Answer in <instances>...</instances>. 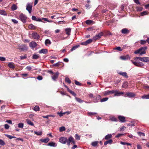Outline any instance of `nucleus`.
I'll use <instances>...</instances> for the list:
<instances>
[{
  "label": "nucleus",
  "instance_id": "4c0bfd02",
  "mask_svg": "<svg viewBox=\"0 0 149 149\" xmlns=\"http://www.w3.org/2000/svg\"><path fill=\"white\" fill-rule=\"evenodd\" d=\"M98 141H94L92 143L91 145L94 147L96 146L98 144Z\"/></svg>",
  "mask_w": 149,
  "mask_h": 149
},
{
  "label": "nucleus",
  "instance_id": "2eb2a0df",
  "mask_svg": "<svg viewBox=\"0 0 149 149\" xmlns=\"http://www.w3.org/2000/svg\"><path fill=\"white\" fill-rule=\"evenodd\" d=\"M65 31L66 32V34L69 36L70 34L71 29L70 28H67L65 29Z\"/></svg>",
  "mask_w": 149,
  "mask_h": 149
},
{
  "label": "nucleus",
  "instance_id": "bf43d9fd",
  "mask_svg": "<svg viewBox=\"0 0 149 149\" xmlns=\"http://www.w3.org/2000/svg\"><path fill=\"white\" fill-rule=\"evenodd\" d=\"M75 137L76 139L79 140L80 139V137L77 134H76L75 135Z\"/></svg>",
  "mask_w": 149,
  "mask_h": 149
},
{
  "label": "nucleus",
  "instance_id": "6ab92c4d",
  "mask_svg": "<svg viewBox=\"0 0 149 149\" xmlns=\"http://www.w3.org/2000/svg\"><path fill=\"white\" fill-rule=\"evenodd\" d=\"M49 140V139L48 138H47L46 139H40V141L41 142L45 143H47Z\"/></svg>",
  "mask_w": 149,
  "mask_h": 149
},
{
  "label": "nucleus",
  "instance_id": "e433bc0d",
  "mask_svg": "<svg viewBox=\"0 0 149 149\" xmlns=\"http://www.w3.org/2000/svg\"><path fill=\"white\" fill-rule=\"evenodd\" d=\"M65 81L66 82H67L69 84L71 83V81L68 77H66L65 78Z\"/></svg>",
  "mask_w": 149,
  "mask_h": 149
},
{
  "label": "nucleus",
  "instance_id": "f257e3e1",
  "mask_svg": "<svg viewBox=\"0 0 149 149\" xmlns=\"http://www.w3.org/2000/svg\"><path fill=\"white\" fill-rule=\"evenodd\" d=\"M135 61H134L132 60V63L136 66L138 67H142L144 66V64L141 62L138 61V59L141 61L145 63H149V57H136L134 58Z\"/></svg>",
  "mask_w": 149,
  "mask_h": 149
},
{
  "label": "nucleus",
  "instance_id": "f704fd0d",
  "mask_svg": "<svg viewBox=\"0 0 149 149\" xmlns=\"http://www.w3.org/2000/svg\"><path fill=\"white\" fill-rule=\"evenodd\" d=\"M68 91L74 96H75L76 95V94L75 93L70 89H68Z\"/></svg>",
  "mask_w": 149,
  "mask_h": 149
},
{
  "label": "nucleus",
  "instance_id": "13d9d810",
  "mask_svg": "<svg viewBox=\"0 0 149 149\" xmlns=\"http://www.w3.org/2000/svg\"><path fill=\"white\" fill-rule=\"evenodd\" d=\"M146 43V41L145 40H141L140 41V43L141 45H144Z\"/></svg>",
  "mask_w": 149,
  "mask_h": 149
},
{
  "label": "nucleus",
  "instance_id": "f3484780",
  "mask_svg": "<svg viewBox=\"0 0 149 149\" xmlns=\"http://www.w3.org/2000/svg\"><path fill=\"white\" fill-rule=\"evenodd\" d=\"M48 51L47 49H42L39 51L40 53L46 54Z\"/></svg>",
  "mask_w": 149,
  "mask_h": 149
},
{
  "label": "nucleus",
  "instance_id": "338daca9",
  "mask_svg": "<svg viewBox=\"0 0 149 149\" xmlns=\"http://www.w3.org/2000/svg\"><path fill=\"white\" fill-rule=\"evenodd\" d=\"M9 126L8 125L6 124L4 125V127L5 129H9Z\"/></svg>",
  "mask_w": 149,
  "mask_h": 149
},
{
  "label": "nucleus",
  "instance_id": "ea45409f",
  "mask_svg": "<svg viewBox=\"0 0 149 149\" xmlns=\"http://www.w3.org/2000/svg\"><path fill=\"white\" fill-rule=\"evenodd\" d=\"M65 130V127L64 126L61 127L59 128V131L60 132L64 131Z\"/></svg>",
  "mask_w": 149,
  "mask_h": 149
},
{
  "label": "nucleus",
  "instance_id": "39448f33",
  "mask_svg": "<svg viewBox=\"0 0 149 149\" xmlns=\"http://www.w3.org/2000/svg\"><path fill=\"white\" fill-rule=\"evenodd\" d=\"M17 49L21 51H27L28 49V47H27L26 45H22L19 46Z\"/></svg>",
  "mask_w": 149,
  "mask_h": 149
},
{
  "label": "nucleus",
  "instance_id": "e2e57ef3",
  "mask_svg": "<svg viewBox=\"0 0 149 149\" xmlns=\"http://www.w3.org/2000/svg\"><path fill=\"white\" fill-rule=\"evenodd\" d=\"M111 119L112 121H116L117 120V119L115 117H111Z\"/></svg>",
  "mask_w": 149,
  "mask_h": 149
},
{
  "label": "nucleus",
  "instance_id": "052dcab7",
  "mask_svg": "<svg viewBox=\"0 0 149 149\" xmlns=\"http://www.w3.org/2000/svg\"><path fill=\"white\" fill-rule=\"evenodd\" d=\"M11 21L15 24H17L18 23V21L15 19H12Z\"/></svg>",
  "mask_w": 149,
  "mask_h": 149
},
{
  "label": "nucleus",
  "instance_id": "6e6552de",
  "mask_svg": "<svg viewBox=\"0 0 149 149\" xmlns=\"http://www.w3.org/2000/svg\"><path fill=\"white\" fill-rule=\"evenodd\" d=\"M93 39H89L86 41L81 43V44L82 45H86L88 44L91 43L93 41Z\"/></svg>",
  "mask_w": 149,
  "mask_h": 149
},
{
  "label": "nucleus",
  "instance_id": "09e8293b",
  "mask_svg": "<svg viewBox=\"0 0 149 149\" xmlns=\"http://www.w3.org/2000/svg\"><path fill=\"white\" fill-rule=\"evenodd\" d=\"M0 145L2 146L5 145V143L4 141L1 139H0Z\"/></svg>",
  "mask_w": 149,
  "mask_h": 149
},
{
  "label": "nucleus",
  "instance_id": "a18cd8bd",
  "mask_svg": "<svg viewBox=\"0 0 149 149\" xmlns=\"http://www.w3.org/2000/svg\"><path fill=\"white\" fill-rule=\"evenodd\" d=\"M75 83L76 85L79 86H81L82 85L81 83L76 80H75Z\"/></svg>",
  "mask_w": 149,
  "mask_h": 149
},
{
  "label": "nucleus",
  "instance_id": "bb28decb",
  "mask_svg": "<svg viewBox=\"0 0 149 149\" xmlns=\"http://www.w3.org/2000/svg\"><path fill=\"white\" fill-rule=\"evenodd\" d=\"M141 98L143 99H149V94L144 95L141 96Z\"/></svg>",
  "mask_w": 149,
  "mask_h": 149
},
{
  "label": "nucleus",
  "instance_id": "4468645a",
  "mask_svg": "<svg viewBox=\"0 0 149 149\" xmlns=\"http://www.w3.org/2000/svg\"><path fill=\"white\" fill-rule=\"evenodd\" d=\"M130 32V31L126 28H125L122 29V33L124 34H127Z\"/></svg>",
  "mask_w": 149,
  "mask_h": 149
},
{
  "label": "nucleus",
  "instance_id": "dca6fc26",
  "mask_svg": "<svg viewBox=\"0 0 149 149\" xmlns=\"http://www.w3.org/2000/svg\"><path fill=\"white\" fill-rule=\"evenodd\" d=\"M126 95L129 97H133L135 95L134 93H133L128 92L126 93Z\"/></svg>",
  "mask_w": 149,
  "mask_h": 149
},
{
  "label": "nucleus",
  "instance_id": "a878e982",
  "mask_svg": "<svg viewBox=\"0 0 149 149\" xmlns=\"http://www.w3.org/2000/svg\"><path fill=\"white\" fill-rule=\"evenodd\" d=\"M113 50H117L118 51H121V48L120 47H116L113 49Z\"/></svg>",
  "mask_w": 149,
  "mask_h": 149
},
{
  "label": "nucleus",
  "instance_id": "5701e85b",
  "mask_svg": "<svg viewBox=\"0 0 149 149\" xmlns=\"http://www.w3.org/2000/svg\"><path fill=\"white\" fill-rule=\"evenodd\" d=\"M26 121L27 123L28 124L31 126H34L33 123L31 121L27 119L26 120Z\"/></svg>",
  "mask_w": 149,
  "mask_h": 149
},
{
  "label": "nucleus",
  "instance_id": "680f3d73",
  "mask_svg": "<svg viewBox=\"0 0 149 149\" xmlns=\"http://www.w3.org/2000/svg\"><path fill=\"white\" fill-rule=\"evenodd\" d=\"M6 59L3 56L0 57V61H6Z\"/></svg>",
  "mask_w": 149,
  "mask_h": 149
},
{
  "label": "nucleus",
  "instance_id": "4be33fe9",
  "mask_svg": "<svg viewBox=\"0 0 149 149\" xmlns=\"http://www.w3.org/2000/svg\"><path fill=\"white\" fill-rule=\"evenodd\" d=\"M111 137L112 135L111 134H109L105 136L104 139L105 140H108L111 138Z\"/></svg>",
  "mask_w": 149,
  "mask_h": 149
},
{
  "label": "nucleus",
  "instance_id": "3c124183",
  "mask_svg": "<svg viewBox=\"0 0 149 149\" xmlns=\"http://www.w3.org/2000/svg\"><path fill=\"white\" fill-rule=\"evenodd\" d=\"M147 13L146 11H144L141 13V16H143L144 15H147Z\"/></svg>",
  "mask_w": 149,
  "mask_h": 149
},
{
  "label": "nucleus",
  "instance_id": "79ce46f5",
  "mask_svg": "<svg viewBox=\"0 0 149 149\" xmlns=\"http://www.w3.org/2000/svg\"><path fill=\"white\" fill-rule=\"evenodd\" d=\"M97 114L96 113H93V112H88V115L89 116H91L93 115H95Z\"/></svg>",
  "mask_w": 149,
  "mask_h": 149
},
{
  "label": "nucleus",
  "instance_id": "7c9ffc66",
  "mask_svg": "<svg viewBox=\"0 0 149 149\" xmlns=\"http://www.w3.org/2000/svg\"><path fill=\"white\" fill-rule=\"evenodd\" d=\"M75 99L79 103H81L83 102V100H81L80 98H78L77 97H75Z\"/></svg>",
  "mask_w": 149,
  "mask_h": 149
},
{
  "label": "nucleus",
  "instance_id": "69168bd1",
  "mask_svg": "<svg viewBox=\"0 0 149 149\" xmlns=\"http://www.w3.org/2000/svg\"><path fill=\"white\" fill-rule=\"evenodd\" d=\"M58 114L61 117L64 114H65V113H63L62 112H61L60 113H58Z\"/></svg>",
  "mask_w": 149,
  "mask_h": 149
},
{
  "label": "nucleus",
  "instance_id": "2f4dec72",
  "mask_svg": "<svg viewBox=\"0 0 149 149\" xmlns=\"http://www.w3.org/2000/svg\"><path fill=\"white\" fill-rule=\"evenodd\" d=\"M45 44L46 45L47 44L50 45L51 44V42L50 40L48 39H47L45 40Z\"/></svg>",
  "mask_w": 149,
  "mask_h": 149
},
{
  "label": "nucleus",
  "instance_id": "9d476101",
  "mask_svg": "<svg viewBox=\"0 0 149 149\" xmlns=\"http://www.w3.org/2000/svg\"><path fill=\"white\" fill-rule=\"evenodd\" d=\"M54 74V75L52 76V78L53 80L55 81L58 78L59 73L58 72H56Z\"/></svg>",
  "mask_w": 149,
  "mask_h": 149
},
{
  "label": "nucleus",
  "instance_id": "423d86ee",
  "mask_svg": "<svg viewBox=\"0 0 149 149\" xmlns=\"http://www.w3.org/2000/svg\"><path fill=\"white\" fill-rule=\"evenodd\" d=\"M19 18L22 22L24 23L26 22V19L27 17L26 16L23 14H21L19 15Z\"/></svg>",
  "mask_w": 149,
  "mask_h": 149
},
{
  "label": "nucleus",
  "instance_id": "b1692460",
  "mask_svg": "<svg viewBox=\"0 0 149 149\" xmlns=\"http://www.w3.org/2000/svg\"><path fill=\"white\" fill-rule=\"evenodd\" d=\"M79 45H75L73 47H72V48L70 50L69 52H72L75 49H76L78 47H79Z\"/></svg>",
  "mask_w": 149,
  "mask_h": 149
},
{
  "label": "nucleus",
  "instance_id": "0eeeda50",
  "mask_svg": "<svg viewBox=\"0 0 149 149\" xmlns=\"http://www.w3.org/2000/svg\"><path fill=\"white\" fill-rule=\"evenodd\" d=\"M32 6L31 3H27L26 5V9L29 12L31 13L32 10Z\"/></svg>",
  "mask_w": 149,
  "mask_h": 149
},
{
  "label": "nucleus",
  "instance_id": "c03bdc74",
  "mask_svg": "<svg viewBox=\"0 0 149 149\" xmlns=\"http://www.w3.org/2000/svg\"><path fill=\"white\" fill-rule=\"evenodd\" d=\"M42 20H44L45 21H47L49 22H53L52 20H49L47 18H42Z\"/></svg>",
  "mask_w": 149,
  "mask_h": 149
},
{
  "label": "nucleus",
  "instance_id": "aec40b11",
  "mask_svg": "<svg viewBox=\"0 0 149 149\" xmlns=\"http://www.w3.org/2000/svg\"><path fill=\"white\" fill-rule=\"evenodd\" d=\"M113 140L112 139H109L104 143V145H106L108 144H111L113 142Z\"/></svg>",
  "mask_w": 149,
  "mask_h": 149
},
{
  "label": "nucleus",
  "instance_id": "c9c22d12",
  "mask_svg": "<svg viewBox=\"0 0 149 149\" xmlns=\"http://www.w3.org/2000/svg\"><path fill=\"white\" fill-rule=\"evenodd\" d=\"M40 109V108L38 106H35L33 110L35 111H39Z\"/></svg>",
  "mask_w": 149,
  "mask_h": 149
},
{
  "label": "nucleus",
  "instance_id": "a211bd4d",
  "mask_svg": "<svg viewBox=\"0 0 149 149\" xmlns=\"http://www.w3.org/2000/svg\"><path fill=\"white\" fill-rule=\"evenodd\" d=\"M130 56L128 55L122 56V59L123 60H126L130 58Z\"/></svg>",
  "mask_w": 149,
  "mask_h": 149
},
{
  "label": "nucleus",
  "instance_id": "c85d7f7f",
  "mask_svg": "<svg viewBox=\"0 0 149 149\" xmlns=\"http://www.w3.org/2000/svg\"><path fill=\"white\" fill-rule=\"evenodd\" d=\"M0 14L3 15H7V13L5 11L3 10H0Z\"/></svg>",
  "mask_w": 149,
  "mask_h": 149
},
{
  "label": "nucleus",
  "instance_id": "de8ad7c7",
  "mask_svg": "<svg viewBox=\"0 0 149 149\" xmlns=\"http://www.w3.org/2000/svg\"><path fill=\"white\" fill-rule=\"evenodd\" d=\"M24 126V124L22 123H19L18 124V127L19 128H22Z\"/></svg>",
  "mask_w": 149,
  "mask_h": 149
},
{
  "label": "nucleus",
  "instance_id": "ddd939ff",
  "mask_svg": "<svg viewBox=\"0 0 149 149\" xmlns=\"http://www.w3.org/2000/svg\"><path fill=\"white\" fill-rule=\"evenodd\" d=\"M28 28L29 29L31 30H35L36 29V27L32 24H31L28 26Z\"/></svg>",
  "mask_w": 149,
  "mask_h": 149
},
{
  "label": "nucleus",
  "instance_id": "412c9836",
  "mask_svg": "<svg viewBox=\"0 0 149 149\" xmlns=\"http://www.w3.org/2000/svg\"><path fill=\"white\" fill-rule=\"evenodd\" d=\"M8 66L10 68L13 69L15 68V66L13 63H10L8 64Z\"/></svg>",
  "mask_w": 149,
  "mask_h": 149
},
{
  "label": "nucleus",
  "instance_id": "473e14b6",
  "mask_svg": "<svg viewBox=\"0 0 149 149\" xmlns=\"http://www.w3.org/2000/svg\"><path fill=\"white\" fill-rule=\"evenodd\" d=\"M128 86V83L127 82H124L123 85V87L124 88H126Z\"/></svg>",
  "mask_w": 149,
  "mask_h": 149
},
{
  "label": "nucleus",
  "instance_id": "603ef678",
  "mask_svg": "<svg viewBox=\"0 0 149 149\" xmlns=\"http://www.w3.org/2000/svg\"><path fill=\"white\" fill-rule=\"evenodd\" d=\"M32 67L30 66H27L26 68V69L28 70L29 71H30L32 70Z\"/></svg>",
  "mask_w": 149,
  "mask_h": 149
},
{
  "label": "nucleus",
  "instance_id": "774afa93",
  "mask_svg": "<svg viewBox=\"0 0 149 149\" xmlns=\"http://www.w3.org/2000/svg\"><path fill=\"white\" fill-rule=\"evenodd\" d=\"M37 18L35 16H33L32 17V19L33 20L36 21H37Z\"/></svg>",
  "mask_w": 149,
  "mask_h": 149
},
{
  "label": "nucleus",
  "instance_id": "9b49d317",
  "mask_svg": "<svg viewBox=\"0 0 149 149\" xmlns=\"http://www.w3.org/2000/svg\"><path fill=\"white\" fill-rule=\"evenodd\" d=\"M101 99V96L100 95H97L93 97V101L94 102H97Z\"/></svg>",
  "mask_w": 149,
  "mask_h": 149
},
{
  "label": "nucleus",
  "instance_id": "393cba45",
  "mask_svg": "<svg viewBox=\"0 0 149 149\" xmlns=\"http://www.w3.org/2000/svg\"><path fill=\"white\" fill-rule=\"evenodd\" d=\"M122 76L125 78H127L128 77V76L127 73L126 72H122Z\"/></svg>",
  "mask_w": 149,
  "mask_h": 149
},
{
  "label": "nucleus",
  "instance_id": "f03ea898",
  "mask_svg": "<svg viewBox=\"0 0 149 149\" xmlns=\"http://www.w3.org/2000/svg\"><path fill=\"white\" fill-rule=\"evenodd\" d=\"M59 142L62 144H65L67 143L68 146H69L71 142L73 144L75 143L74 139L72 136H70L67 139V138L65 137H61L59 139Z\"/></svg>",
  "mask_w": 149,
  "mask_h": 149
},
{
  "label": "nucleus",
  "instance_id": "5fc2aeb1",
  "mask_svg": "<svg viewBox=\"0 0 149 149\" xmlns=\"http://www.w3.org/2000/svg\"><path fill=\"white\" fill-rule=\"evenodd\" d=\"M20 58L21 60L25 59L27 58L26 55V54H25L24 56H20Z\"/></svg>",
  "mask_w": 149,
  "mask_h": 149
},
{
  "label": "nucleus",
  "instance_id": "cd10ccee",
  "mask_svg": "<svg viewBox=\"0 0 149 149\" xmlns=\"http://www.w3.org/2000/svg\"><path fill=\"white\" fill-rule=\"evenodd\" d=\"M55 143H54L52 142L49 143L47 145L50 146L55 147L56 146V145L55 146Z\"/></svg>",
  "mask_w": 149,
  "mask_h": 149
},
{
  "label": "nucleus",
  "instance_id": "0e129e2a",
  "mask_svg": "<svg viewBox=\"0 0 149 149\" xmlns=\"http://www.w3.org/2000/svg\"><path fill=\"white\" fill-rule=\"evenodd\" d=\"M37 79L39 80H41L42 79V77L41 76H38L37 77Z\"/></svg>",
  "mask_w": 149,
  "mask_h": 149
},
{
  "label": "nucleus",
  "instance_id": "7ed1b4c3",
  "mask_svg": "<svg viewBox=\"0 0 149 149\" xmlns=\"http://www.w3.org/2000/svg\"><path fill=\"white\" fill-rule=\"evenodd\" d=\"M113 94H114V96H120L121 95V92H119L117 91L112 90L107 91H104L103 93V94L104 95H107Z\"/></svg>",
  "mask_w": 149,
  "mask_h": 149
},
{
  "label": "nucleus",
  "instance_id": "4d7b16f0",
  "mask_svg": "<svg viewBox=\"0 0 149 149\" xmlns=\"http://www.w3.org/2000/svg\"><path fill=\"white\" fill-rule=\"evenodd\" d=\"M6 136L7 137H8L10 139H12L13 138H16V137L15 136H10L9 135H6Z\"/></svg>",
  "mask_w": 149,
  "mask_h": 149
},
{
  "label": "nucleus",
  "instance_id": "49530a36",
  "mask_svg": "<svg viewBox=\"0 0 149 149\" xmlns=\"http://www.w3.org/2000/svg\"><path fill=\"white\" fill-rule=\"evenodd\" d=\"M93 22V21L91 20H88L86 22V24H91Z\"/></svg>",
  "mask_w": 149,
  "mask_h": 149
},
{
  "label": "nucleus",
  "instance_id": "864d4df0",
  "mask_svg": "<svg viewBox=\"0 0 149 149\" xmlns=\"http://www.w3.org/2000/svg\"><path fill=\"white\" fill-rule=\"evenodd\" d=\"M126 121L125 117L123 116H122V123H124Z\"/></svg>",
  "mask_w": 149,
  "mask_h": 149
},
{
  "label": "nucleus",
  "instance_id": "72a5a7b5",
  "mask_svg": "<svg viewBox=\"0 0 149 149\" xmlns=\"http://www.w3.org/2000/svg\"><path fill=\"white\" fill-rule=\"evenodd\" d=\"M100 38V37L98 35H96L93 38V40H94L95 41L99 39Z\"/></svg>",
  "mask_w": 149,
  "mask_h": 149
},
{
  "label": "nucleus",
  "instance_id": "37998d69",
  "mask_svg": "<svg viewBox=\"0 0 149 149\" xmlns=\"http://www.w3.org/2000/svg\"><path fill=\"white\" fill-rule=\"evenodd\" d=\"M11 9L13 10H15L17 9V6L15 4H13L11 7Z\"/></svg>",
  "mask_w": 149,
  "mask_h": 149
},
{
  "label": "nucleus",
  "instance_id": "1a4fd4ad",
  "mask_svg": "<svg viewBox=\"0 0 149 149\" xmlns=\"http://www.w3.org/2000/svg\"><path fill=\"white\" fill-rule=\"evenodd\" d=\"M32 36L34 39H38L40 38V36L36 32H33L32 33Z\"/></svg>",
  "mask_w": 149,
  "mask_h": 149
},
{
  "label": "nucleus",
  "instance_id": "58836bf2",
  "mask_svg": "<svg viewBox=\"0 0 149 149\" xmlns=\"http://www.w3.org/2000/svg\"><path fill=\"white\" fill-rule=\"evenodd\" d=\"M34 134L37 135H41L42 133V132L41 131L40 132H37L36 131H34Z\"/></svg>",
  "mask_w": 149,
  "mask_h": 149
},
{
  "label": "nucleus",
  "instance_id": "8fccbe9b",
  "mask_svg": "<svg viewBox=\"0 0 149 149\" xmlns=\"http://www.w3.org/2000/svg\"><path fill=\"white\" fill-rule=\"evenodd\" d=\"M86 8L87 9H89L90 8H91V6L89 4H86L85 6Z\"/></svg>",
  "mask_w": 149,
  "mask_h": 149
},
{
  "label": "nucleus",
  "instance_id": "6e6d98bb",
  "mask_svg": "<svg viewBox=\"0 0 149 149\" xmlns=\"http://www.w3.org/2000/svg\"><path fill=\"white\" fill-rule=\"evenodd\" d=\"M138 134L140 136H145L144 134L142 132H138Z\"/></svg>",
  "mask_w": 149,
  "mask_h": 149
},
{
  "label": "nucleus",
  "instance_id": "f8f14e48",
  "mask_svg": "<svg viewBox=\"0 0 149 149\" xmlns=\"http://www.w3.org/2000/svg\"><path fill=\"white\" fill-rule=\"evenodd\" d=\"M29 46L31 47L33 49L37 46V44L36 42L32 41L30 43Z\"/></svg>",
  "mask_w": 149,
  "mask_h": 149
},
{
  "label": "nucleus",
  "instance_id": "20e7f679",
  "mask_svg": "<svg viewBox=\"0 0 149 149\" xmlns=\"http://www.w3.org/2000/svg\"><path fill=\"white\" fill-rule=\"evenodd\" d=\"M147 49L146 46L142 47L139 49L135 51L134 53L135 54H139L140 55H142L146 53V50Z\"/></svg>",
  "mask_w": 149,
  "mask_h": 149
},
{
  "label": "nucleus",
  "instance_id": "a19ab883",
  "mask_svg": "<svg viewBox=\"0 0 149 149\" xmlns=\"http://www.w3.org/2000/svg\"><path fill=\"white\" fill-rule=\"evenodd\" d=\"M108 98L107 97L104 98L100 100V101L101 102H104L108 100Z\"/></svg>",
  "mask_w": 149,
  "mask_h": 149
},
{
  "label": "nucleus",
  "instance_id": "c756f323",
  "mask_svg": "<svg viewBox=\"0 0 149 149\" xmlns=\"http://www.w3.org/2000/svg\"><path fill=\"white\" fill-rule=\"evenodd\" d=\"M40 57L38 55L34 54L32 56V58L33 59H37L39 58Z\"/></svg>",
  "mask_w": 149,
  "mask_h": 149
}]
</instances>
